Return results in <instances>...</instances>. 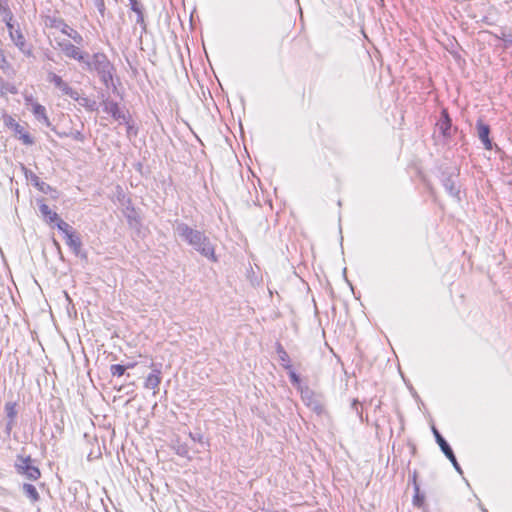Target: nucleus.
<instances>
[{
  "mask_svg": "<svg viewBox=\"0 0 512 512\" xmlns=\"http://www.w3.org/2000/svg\"><path fill=\"white\" fill-rule=\"evenodd\" d=\"M175 233L191 247H193L202 256L212 262H217L215 255V247L208 236L204 232L193 229L183 222H177L175 225Z\"/></svg>",
  "mask_w": 512,
  "mask_h": 512,
  "instance_id": "nucleus-1",
  "label": "nucleus"
},
{
  "mask_svg": "<svg viewBox=\"0 0 512 512\" xmlns=\"http://www.w3.org/2000/svg\"><path fill=\"white\" fill-rule=\"evenodd\" d=\"M23 492L32 502H36L39 500V493L37 492V489L34 485L24 484Z\"/></svg>",
  "mask_w": 512,
  "mask_h": 512,
  "instance_id": "nucleus-16",
  "label": "nucleus"
},
{
  "mask_svg": "<svg viewBox=\"0 0 512 512\" xmlns=\"http://www.w3.org/2000/svg\"><path fill=\"white\" fill-rule=\"evenodd\" d=\"M57 45L66 57L77 60L81 63L85 60L86 52L81 51L79 47L71 42L66 40L58 41Z\"/></svg>",
  "mask_w": 512,
  "mask_h": 512,
  "instance_id": "nucleus-4",
  "label": "nucleus"
},
{
  "mask_svg": "<svg viewBox=\"0 0 512 512\" xmlns=\"http://www.w3.org/2000/svg\"><path fill=\"white\" fill-rule=\"evenodd\" d=\"M58 89L64 95L69 96L70 98H76L77 91L72 89L65 81H63V83L58 87Z\"/></svg>",
  "mask_w": 512,
  "mask_h": 512,
  "instance_id": "nucleus-21",
  "label": "nucleus"
},
{
  "mask_svg": "<svg viewBox=\"0 0 512 512\" xmlns=\"http://www.w3.org/2000/svg\"><path fill=\"white\" fill-rule=\"evenodd\" d=\"M458 175L457 174H449V175H443V186L445 190L454 198L457 200H460V187L458 185Z\"/></svg>",
  "mask_w": 512,
  "mask_h": 512,
  "instance_id": "nucleus-7",
  "label": "nucleus"
},
{
  "mask_svg": "<svg viewBox=\"0 0 512 512\" xmlns=\"http://www.w3.org/2000/svg\"><path fill=\"white\" fill-rule=\"evenodd\" d=\"M190 438L193 440V441H197L199 443H203V435L199 432L197 433H190L189 434Z\"/></svg>",
  "mask_w": 512,
  "mask_h": 512,
  "instance_id": "nucleus-34",
  "label": "nucleus"
},
{
  "mask_svg": "<svg viewBox=\"0 0 512 512\" xmlns=\"http://www.w3.org/2000/svg\"><path fill=\"white\" fill-rule=\"evenodd\" d=\"M104 111L110 114L117 121H125L126 117L124 112L119 108L118 104L114 101L106 100L103 102Z\"/></svg>",
  "mask_w": 512,
  "mask_h": 512,
  "instance_id": "nucleus-10",
  "label": "nucleus"
},
{
  "mask_svg": "<svg viewBox=\"0 0 512 512\" xmlns=\"http://www.w3.org/2000/svg\"><path fill=\"white\" fill-rule=\"evenodd\" d=\"M32 112L35 115V117L39 120L45 123L46 125H49V119L46 115V109L41 104H34L32 107Z\"/></svg>",
  "mask_w": 512,
  "mask_h": 512,
  "instance_id": "nucleus-15",
  "label": "nucleus"
},
{
  "mask_svg": "<svg viewBox=\"0 0 512 512\" xmlns=\"http://www.w3.org/2000/svg\"><path fill=\"white\" fill-rule=\"evenodd\" d=\"M65 242L76 255L79 254L82 242L75 231L65 236Z\"/></svg>",
  "mask_w": 512,
  "mask_h": 512,
  "instance_id": "nucleus-12",
  "label": "nucleus"
},
{
  "mask_svg": "<svg viewBox=\"0 0 512 512\" xmlns=\"http://www.w3.org/2000/svg\"><path fill=\"white\" fill-rule=\"evenodd\" d=\"M129 1H130V6H131L132 11H134L136 14L140 13L142 11L141 6L137 2V0H129Z\"/></svg>",
  "mask_w": 512,
  "mask_h": 512,
  "instance_id": "nucleus-31",
  "label": "nucleus"
},
{
  "mask_svg": "<svg viewBox=\"0 0 512 512\" xmlns=\"http://www.w3.org/2000/svg\"><path fill=\"white\" fill-rule=\"evenodd\" d=\"M136 22L140 25H144V17H143V12L141 11L140 13H137V20Z\"/></svg>",
  "mask_w": 512,
  "mask_h": 512,
  "instance_id": "nucleus-37",
  "label": "nucleus"
},
{
  "mask_svg": "<svg viewBox=\"0 0 512 512\" xmlns=\"http://www.w3.org/2000/svg\"><path fill=\"white\" fill-rule=\"evenodd\" d=\"M15 467L20 474H24L29 480H37L40 477V470L31 464L30 457L18 456Z\"/></svg>",
  "mask_w": 512,
  "mask_h": 512,
  "instance_id": "nucleus-3",
  "label": "nucleus"
},
{
  "mask_svg": "<svg viewBox=\"0 0 512 512\" xmlns=\"http://www.w3.org/2000/svg\"><path fill=\"white\" fill-rule=\"evenodd\" d=\"M424 503V495L420 494L419 487L415 485V495L413 498V504L417 507H421Z\"/></svg>",
  "mask_w": 512,
  "mask_h": 512,
  "instance_id": "nucleus-26",
  "label": "nucleus"
},
{
  "mask_svg": "<svg viewBox=\"0 0 512 512\" xmlns=\"http://www.w3.org/2000/svg\"><path fill=\"white\" fill-rule=\"evenodd\" d=\"M277 353H278V356H279V360L282 362V365L285 367V368H289L290 365H289V362H290V358H289V355L288 353L283 349V347L281 345H278L277 347Z\"/></svg>",
  "mask_w": 512,
  "mask_h": 512,
  "instance_id": "nucleus-19",
  "label": "nucleus"
},
{
  "mask_svg": "<svg viewBox=\"0 0 512 512\" xmlns=\"http://www.w3.org/2000/svg\"><path fill=\"white\" fill-rule=\"evenodd\" d=\"M74 139L82 141L83 140V135L80 132H76L74 134Z\"/></svg>",
  "mask_w": 512,
  "mask_h": 512,
  "instance_id": "nucleus-40",
  "label": "nucleus"
},
{
  "mask_svg": "<svg viewBox=\"0 0 512 512\" xmlns=\"http://www.w3.org/2000/svg\"><path fill=\"white\" fill-rule=\"evenodd\" d=\"M20 139L22 140V142L26 145H31L33 144V139L32 137L29 135V134H22L20 136Z\"/></svg>",
  "mask_w": 512,
  "mask_h": 512,
  "instance_id": "nucleus-33",
  "label": "nucleus"
},
{
  "mask_svg": "<svg viewBox=\"0 0 512 512\" xmlns=\"http://www.w3.org/2000/svg\"><path fill=\"white\" fill-rule=\"evenodd\" d=\"M8 0H0V12L8 13L9 12Z\"/></svg>",
  "mask_w": 512,
  "mask_h": 512,
  "instance_id": "nucleus-32",
  "label": "nucleus"
},
{
  "mask_svg": "<svg viewBox=\"0 0 512 512\" xmlns=\"http://www.w3.org/2000/svg\"><path fill=\"white\" fill-rule=\"evenodd\" d=\"M133 367H134V364H129L127 366H123L120 364H114L111 366L110 371L113 376L120 377V376L124 375L126 369L133 368Z\"/></svg>",
  "mask_w": 512,
  "mask_h": 512,
  "instance_id": "nucleus-18",
  "label": "nucleus"
},
{
  "mask_svg": "<svg viewBox=\"0 0 512 512\" xmlns=\"http://www.w3.org/2000/svg\"><path fill=\"white\" fill-rule=\"evenodd\" d=\"M72 99L77 101L79 103V105H81L91 111L95 109L96 102L90 100L87 97L80 96L78 92H77L76 98H72Z\"/></svg>",
  "mask_w": 512,
  "mask_h": 512,
  "instance_id": "nucleus-17",
  "label": "nucleus"
},
{
  "mask_svg": "<svg viewBox=\"0 0 512 512\" xmlns=\"http://www.w3.org/2000/svg\"><path fill=\"white\" fill-rule=\"evenodd\" d=\"M4 122L6 125L10 126V127H14L16 129V131L20 132V125L12 118V117H7L4 119Z\"/></svg>",
  "mask_w": 512,
  "mask_h": 512,
  "instance_id": "nucleus-27",
  "label": "nucleus"
},
{
  "mask_svg": "<svg viewBox=\"0 0 512 512\" xmlns=\"http://www.w3.org/2000/svg\"><path fill=\"white\" fill-rule=\"evenodd\" d=\"M47 81L52 83L56 88H58L64 80L54 72L50 71L47 74Z\"/></svg>",
  "mask_w": 512,
  "mask_h": 512,
  "instance_id": "nucleus-23",
  "label": "nucleus"
},
{
  "mask_svg": "<svg viewBox=\"0 0 512 512\" xmlns=\"http://www.w3.org/2000/svg\"><path fill=\"white\" fill-rule=\"evenodd\" d=\"M302 399L310 406L314 411H321V406L318 401L313 399V392L309 389H305L301 392Z\"/></svg>",
  "mask_w": 512,
  "mask_h": 512,
  "instance_id": "nucleus-13",
  "label": "nucleus"
},
{
  "mask_svg": "<svg viewBox=\"0 0 512 512\" xmlns=\"http://www.w3.org/2000/svg\"><path fill=\"white\" fill-rule=\"evenodd\" d=\"M478 137L483 143L484 147L488 150L492 149V142L489 138L490 128L488 125L479 121L477 123Z\"/></svg>",
  "mask_w": 512,
  "mask_h": 512,
  "instance_id": "nucleus-11",
  "label": "nucleus"
},
{
  "mask_svg": "<svg viewBox=\"0 0 512 512\" xmlns=\"http://www.w3.org/2000/svg\"><path fill=\"white\" fill-rule=\"evenodd\" d=\"M7 415L13 417L15 414L14 407L11 404H6Z\"/></svg>",
  "mask_w": 512,
  "mask_h": 512,
  "instance_id": "nucleus-36",
  "label": "nucleus"
},
{
  "mask_svg": "<svg viewBox=\"0 0 512 512\" xmlns=\"http://www.w3.org/2000/svg\"><path fill=\"white\" fill-rule=\"evenodd\" d=\"M6 92L10 93H16V89L7 83L1 76H0V93L4 94Z\"/></svg>",
  "mask_w": 512,
  "mask_h": 512,
  "instance_id": "nucleus-24",
  "label": "nucleus"
},
{
  "mask_svg": "<svg viewBox=\"0 0 512 512\" xmlns=\"http://www.w3.org/2000/svg\"><path fill=\"white\" fill-rule=\"evenodd\" d=\"M433 433H434V436L436 438V441L438 443V445L440 446L442 452L445 454V456L451 461V463L453 464V466L455 467V469L459 472V473H462V470L457 462V459L453 453V450L451 449L450 445L446 442V440L442 437V435L439 433L438 430H436L435 428H433Z\"/></svg>",
  "mask_w": 512,
  "mask_h": 512,
  "instance_id": "nucleus-6",
  "label": "nucleus"
},
{
  "mask_svg": "<svg viewBox=\"0 0 512 512\" xmlns=\"http://www.w3.org/2000/svg\"><path fill=\"white\" fill-rule=\"evenodd\" d=\"M39 211L41 215L48 221L49 223H53L58 220L59 216L56 212H53L49 206L45 203H41L39 205Z\"/></svg>",
  "mask_w": 512,
  "mask_h": 512,
  "instance_id": "nucleus-14",
  "label": "nucleus"
},
{
  "mask_svg": "<svg viewBox=\"0 0 512 512\" xmlns=\"http://www.w3.org/2000/svg\"><path fill=\"white\" fill-rule=\"evenodd\" d=\"M289 376L293 384H298L300 382L299 376L294 371H290Z\"/></svg>",
  "mask_w": 512,
  "mask_h": 512,
  "instance_id": "nucleus-35",
  "label": "nucleus"
},
{
  "mask_svg": "<svg viewBox=\"0 0 512 512\" xmlns=\"http://www.w3.org/2000/svg\"><path fill=\"white\" fill-rule=\"evenodd\" d=\"M10 67L9 62L7 61L4 53L0 50V68L5 71Z\"/></svg>",
  "mask_w": 512,
  "mask_h": 512,
  "instance_id": "nucleus-28",
  "label": "nucleus"
},
{
  "mask_svg": "<svg viewBox=\"0 0 512 512\" xmlns=\"http://www.w3.org/2000/svg\"><path fill=\"white\" fill-rule=\"evenodd\" d=\"M5 14H6V16H8V20H7L6 26H7L8 30H9V34H10L11 31H15L16 30V28L12 24L13 14H12L11 10H9V12L5 13Z\"/></svg>",
  "mask_w": 512,
  "mask_h": 512,
  "instance_id": "nucleus-30",
  "label": "nucleus"
},
{
  "mask_svg": "<svg viewBox=\"0 0 512 512\" xmlns=\"http://www.w3.org/2000/svg\"><path fill=\"white\" fill-rule=\"evenodd\" d=\"M55 222L57 223V228L60 231H62L65 236L74 231L73 228L68 223H66L65 221H63L60 218H58V220H56Z\"/></svg>",
  "mask_w": 512,
  "mask_h": 512,
  "instance_id": "nucleus-22",
  "label": "nucleus"
},
{
  "mask_svg": "<svg viewBox=\"0 0 512 512\" xmlns=\"http://www.w3.org/2000/svg\"><path fill=\"white\" fill-rule=\"evenodd\" d=\"M438 125L443 135H448L449 130L451 128V120L449 119L447 114L443 115V119L439 122Z\"/></svg>",
  "mask_w": 512,
  "mask_h": 512,
  "instance_id": "nucleus-20",
  "label": "nucleus"
},
{
  "mask_svg": "<svg viewBox=\"0 0 512 512\" xmlns=\"http://www.w3.org/2000/svg\"><path fill=\"white\" fill-rule=\"evenodd\" d=\"M41 191L45 192V188H49V185H47L44 182L40 181V186H37Z\"/></svg>",
  "mask_w": 512,
  "mask_h": 512,
  "instance_id": "nucleus-39",
  "label": "nucleus"
},
{
  "mask_svg": "<svg viewBox=\"0 0 512 512\" xmlns=\"http://www.w3.org/2000/svg\"><path fill=\"white\" fill-rule=\"evenodd\" d=\"M22 169H23L27 179H30L35 186H40V180L36 174H34L32 171L28 170L24 166L22 167Z\"/></svg>",
  "mask_w": 512,
  "mask_h": 512,
  "instance_id": "nucleus-25",
  "label": "nucleus"
},
{
  "mask_svg": "<svg viewBox=\"0 0 512 512\" xmlns=\"http://www.w3.org/2000/svg\"><path fill=\"white\" fill-rule=\"evenodd\" d=\"M359 402L357 400H354L352 403V408L356 411L358 415H361V412L358 410Z\"/></svg>",
  "mask_w": 512,
  "mask_h": 512,
  "instance_id": "nucleus-38",
  "label": "nucleus"
},
{
  "mask_svg": "<svg viewBox=\"0 0 512 512\" xmlns=\"http://www.w3.org/2000/svg\"><path fill=\"white\" fill-rule=\"evenodd\" d=\"M10 39L14 43V45L26 56H31L32 49L31 46L27 44L26 39L19 28L15 31H11Z\"/></svg>",
  "mask_w": 512,
  "mask_h": 512,
  "instance_id": "nucleus-8",
  "label": "nucleus"
},
{
  "mask_svg": "<svg viewBox=\"0 0 512 512\" xmlns=\"http://www.w3.org/2000/svg\"><path fill=\"white\" fill-rule=\"evenodd\" d=\"M152 367V372L145 379L144 387L146 389H152L154 391L153 394L155 395L159 390V385L162 380V373L159 368L155 367L154 365H152Z\"/></svg>",
  "mask_w": 512,
  "mask_h": 512,
  "instance_id": "nucleus-9",
  "label": "nucleus"
},
{
  "mask_svg": "<svg viewBox=\"0 0 512 512\" xmlns=\"http://www.w3.org/2000/svg\"><path fill=\"white\" fill-rule=\"evenodd\" d=\"M83 68L87 71H95L100 79L108 85L112 80V64L103 53H95L90 56L86 53L85 60L82 62Z\"/></svg>",
  "mask_w": 512,
  "mask_h": 512,
  "instance_id": "nucleus-2",
  "label": "nucleus"
},
{
  "mask_svg": "<svg viewBox=\"0 0 512 512\" xmlns=\"http://www.w3.org/2000/svg\"><path fill=\"white\" fill-rule=\"evenodd\" d=\"M94 6L97 8V10L100 12V14L103 16L105 11V4L104 0H92Z\"/></svg>",
  "mask_w": 512,
  "mask_h": 512,
  "instance_id": "nucleus-29",
  "label": "nucleus"
},
{
  "mask_svg": "<svg viewBox=\"0 0 512 512\" xmlns=\"http://www.w3.org/2000/svg\"><path fill=\"white\" fill-rule=\"evenodd\" d=\"M3 15H4V21H5V23H7L8 16H6V14H3Z\"/></svg>",
  "mask_w": 512,
  "mask_h": 512,
  "instance_id": "nucleus-41",
  "label": "nucleus"
},
{
  "mask_svg": "<svg viewBox=\"0 0 512 512\" xmlns=\"http://www.w3.org/2000/svg\"><path fill=\"white\" fill-rule=\"evenodd\" d=\"M51 27L60 30L63 34L71 38L75 44L81 45L83 43V37L81 36V34L72 27H70L67 23H65L64 20L53 19L51 21Z\"/></svg>",
  "mask_w": 512,
  "mask_h": 512,
  "instance_id": "nucleus-5",
  "label": "nucleus"
}]
</instances>
